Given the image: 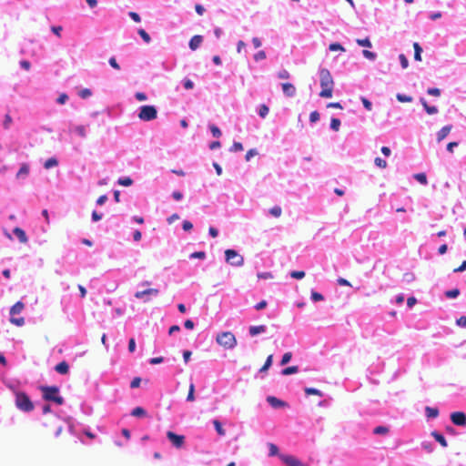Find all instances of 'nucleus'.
<instances>
[{
	"mask_svg": "<svg viewBox=\"0 0 466 466\" xmlns=\"http://www.w3.org/2000/svg\"><path fill=\"white\" fill-rule=\"evenodd\" d=\"M319 80L321 91L319 92V96L323 98H330L333 96V88H334V81L331 76L330 72L322 68L319 71Z\"/></svg>",
	"mask_w": 466,
	"mask_h": 466,
	"instance_id": "nucleus-1",
	"label": "nucleus"
},
{
	"mask_svg": "<svg viewBox=\"0 0 466 466\" xmlns=\"http://www.w3.org/2000/svg\"><path fill=\"white\" fill-rule=\"evenodd\" d=\"M43 398L48 401H54L57 405L64 403V399L59 395V389L56 386H42L40 388Z\"/></svg>",
	"mask_w": 466,
	"mask_h": 466,
	"instance_id": "nucleus-2",
	"label": "nucleus"
},
{
	"mask_svg": "<svg viewBox=\"0 0 466 466\" xmlns=\"http://www.w3.org/2000/svg\"><path fill=\"white\" fill-rule=\"evenodd\" d=\"M15 406L22 411L30 412L34 410V404L31 401L29 396L23 392L17 391L15 392Z\"/></svg>",
	"mask_w": 466,
	"mask_h": 466,
	"instance_id": "nucleus-3",
	"label": "nucleus"
},
{
	"mask_svg": "<svg viewBox=\"0 0 466 466\" xmlns=\"http://www.w3.org/2000/svg\"><path fill=\"white\" fill-rule=\"evenodd\" d=\"M216 341L218 345L228 350H231L237 345L236 337L230 331L218 333L217 335Z\"/></svg>",
	"mask_w": 466,
	"mask_h": 466,
	"instance_id": "nucleus-4",
	"label": "nucleus"
},
{
	"mask_svg": "<svg viewBox=\"0 0 466 466\" xmlns=\"http://www.w3.org/2000/svg\"><path fill=\"white\" fill-rule=\"evenodd\" d=\"M137 116L142 121H151L157 118V110L154 106H142Z\"/></svg>",
	"mask_w": 466,
	"mask_h": 466,
	"instance_id": "nucleus-5",
	"label": "nucleus"
},
{
	"mask_svg": "<svg viewBox=\"0 0 466 466\" xmlns=\"http://www.w3.org/2000/svg\"><path fill=\"white\" fill-rule=\"evenodd\" d=\"M226 260L233 266H242L244 258L234 249H227L225 251Z\"/></svg>",
	"mask_w": 466,
	"mask_h": 466,
	"instance_id": "nucleus-6",
	"label": "nucleus"
},
{
	"mask_svg": "<svg viewBox=\"0 0 466 466\" xmlns=\"http://www.w3.org/2000/svg\"><path fill=\"white\" fill-rule=\"evenodd\" d=\"M167 437L176 448H181L184 445L185 437L183 435H177L169 431L167 432Z\"/></svg>",
	"mask_w": 466,
	"mask_h": 466,
	"instance_id": "nucleus-7",
	"label": "nucleus"
},
{
	"mask_svg": "<svg viewBox=\"0 0 466 466\" xmlns=\"http://www.w3.org/2000/svg\"><path fill=\"white\" fill-rule=\"evenodd\" d=\"M451 420L457 426L466 425V414L462 411H455L451 414Z\"/></svg>",
	"mask_w": 466,
	"mask_h": 466,
	"instance_id": "nucleus-8",
	"label": "nucleus"
},
{
	"mask_svg": "<svg viewBox=\"0 0 466 466\" xmlns=\"http://www.w3.org/2000/svg\"><path fill=\"white\" fill-rule=\"evenodd\" d=\"M279 458L287 466H303L301 461L292 455L281 454Z\"/></svg>",
	"mask_w": 466,
	"mask_h": 466,
	"instance_id": "nucleus-9",
	"label": "nucleus"
},
{
	"mask_svg": "<svg viewBox=\"0 0 466 466\" xmlns=\"http://www.w3.org/2000/svg\"><path fill=\"white\" fill-rule=\"evenodd\" d=\"M267 401L275 409L284 408L288 406V404L285 401L273 396H268L267 398Z\"/></svg>",
	"mask_w": 466,
	"mask_h": 466,
	"instance_id": "nucleus-10",
	"label": "nucleus"
},
{
	"mask_svg": "<svg viewBox=\"0 0 466 466\" xmlns=\"http://www.w3.org/2000/svg\"><path fill=\"white\" fill-rule=\"evenodd\" d=\"M282 91L287 96H293L296 94V87L291 83H283L281 85Z\"/></svg>",
	"mask_w": 466,
	"mask_h": 466,
	"instance_id": "nucleus-11",
	"label": "nucleus"
},
{
	"mask_svg": "<svg viewBox=\"0 0 466 466\" xmlns=\"http://www.w3.org/2000/svg\"><path fill=\"white\" fill-rule=\"evenodd\" d=\"M159 293V290L157 289H147L142 291H137L135 293V297L137 299H143L146 295H154L157 296Z\"/></svg>",
	"mask_w": 466,
	"mask_h": 466,
	"instance_id": "nucleus-12",
	"label": "nucleus"
},
{
	"mask_svg": "<svg viewBox=\"0 0 466 466\" xmlns=\"http://www.w3.org/2000/svg\"><path fill=\"white\" fill-rule=\"evenodd\" d=\"M420 102L422 105V106L424 107V109L427 112V114L434 115V114H437L439 112L437 106L428 105L427 101L423 97H421L420 99Z\"/></svg>",
	"mask_w": 466,
	"mask_h": 466,
	"instance_id": "nucleus-13",
	"label": "nucleus"
},
{
	"mask_svg": "<svg viewBox=\"0 0 466 466\" xmlns=\"http://www.w3.org/2000/svg\"><path fill=\"white\" fill-rule=\"evenodd\" d=\"M13 232L17 237V238L19 239V241L21 243H24V244L27 243L28 238L26 237V234L21 228H18V227L15 228Z\"/></svg>",
	"mask_w": 466,
	"mask_h": 466,
	"instance_id": "nucleus-14",
	"label": "nucleus"
},
{
	"mask_svg": "<svg viewBox=\"0 0 466 466\" xmlns=\"http://www.w3.org/2000/svg\"><path fill=\"white\" fill-rule=\"evenodd\" d=\"M267 329V327L265 325H258V326H250L248 329L249 335L254 337L260 333L265 332Z\"/></svg>",
	"mask_w": 466,
	"mask_h": 466,
	"instance_id": "nucleus-15",
	"label": "nucleus"
},
{
	"mask_svg": "<svg viewBox=\"0 0 466 466\" xmlns=\"http://www.w3.org/2000/svg\"><path fill=\"white\" fill-rule=\"evenodd\" d=\"M203 41V37L199 35H194L189 41V47L192 50H196L199 47Z\"/></svg>",
	"mask_w": 466,
	"mask_h": 466,
	"instance_id": "nucleus-16",
	"label": "nucleus"
},
{
	"mask_svg": "<svg viewBox=\"0 0 466 466\" xmlns=\"http://www.w3.org/2000/svg\"><path fill=\"white\" fill-rule=\"evenodd\" d=\"M431 435L435 439L436 441H438L443 448H446L448 446L447 441L444 438L442 434L440 432L433 431H431Z\"/></svg>",
	"mask_w": 466,
	"mask_h": 466,
	"instance_id": "nucleus-17",
	"label": "nucleus"
},
{
	"mask_svg": "<svg viewBox=\"0 0 466 466\" xmlns=\"http://www.w3.org/2000/svg\"><path fill=\"white\" fill-rule=\"evenodd\" d=\"M55 370L59 374H67L69 371V366L66 361L59 362L56 367Z\"/></svg>",
	"mask_w": 466,
	"mask_h": 466,
	"instance_id": "nucleus-18",
	"label": "nucleus"
},
{
	"mask_svg": "<svg viewBox=\"0 0 466 466\" xmlns=\"http://www.w3.org/2000/svg\"><path fill=\"white\" fill-rule=\"evenodd\" d=\"M451 126H445L443 127L437 134V140L438 142H441L451 132Z\"/></svg>",
	"mask_w": 466,
	"mask_h": 466,
	"instance_id": "nucleus-19",
	"label": "nucleus"
},
{
	"mask_svg": "<svg viewBox=\"0 0 466 466\" xmlns=\"http://www.w3.org/2000/svg\"><path fill=\"white\" fill-rule=\"evenodd\" d=\"M24 308H25L24 303L21 301H18L15 305L12 306V308L10 309V314L11 315L19 314L24 309Z\"/></svg>",
	"mask_w": 466,
	"mask_h": 466,
	"instance_id": "nucleus-20",
	"label": "nucleus"
},
{
	"mask_svg": "<svg viewBox=\"0 0 466 466\" xmlns=\"http://www.w3.org/2000/svg\"><path fill=\"white\" fill-rule=\"evenodd\" d=\"M29 174V166L26 163L22 164L20 169L18 170L16 174V177H26Z\"/></svg>",
	"mask_w": 466,
	"mask_h": 466,
	"instance_id": "nucleus-21",
	"label": "nucleus"
},
{
	"mask_svg": "<svg viewBox=\"0 0 466 466\" xmlns=\"http://www.w3.org/2000/svg\"><path fill=\"white\" fill-rule=\"evenodd\" d=\"M413 48H414V59L416 61H421V53H422L421 46H420L419 43L415 42V43H413Z\"/></svg>",
	"mask_w": 466,
	"mask_h": 466,
	"instance_id": "nucleus-22",
	"label": "nucleus"
},
{
	"mask_svg": "<svg viewBox=\"0 0 466 466\" xmlns=\"http://www.w3.org/2000/svg\"><path fill=\"white\" fill-rule=\"evenodd\" d=\"M131 415L134 417H145L147 416V411L142 407H136L132 410Z\"/></svg>",
	"mask_w": 466,
	"mask_h": 466,
	"instance_id": "nucleus-23",
	"label": "nucleus"
},
{
	"mask_svg": "<svg viewBox=\"0 0 466 466\" xmlns=\"http://www.w3.org/2000/svg\"><path fill=\"white\" fill-rule=\"evenodd\" d=\"M213 425H214V427H215V429H216V431H217V432H218V434L219 436H224L226 434V431L223 429L222 424H221V422L218 420H213Z\"/></svg>",
	"mask_w": 466,
	"mask_h": 466,
	"instance_id": "nucleus-24",
	"label": "nucleus"
},
{
	"mask_svg": "<svg viewBox=\"0 0 466 466\" xmlns=\"http://www.w3.org/2000/svg\"><path fill=\"white\" fill-rule=\"evenodd\" d=\"M272 361H273V355L268 356L264 365L260 368L259 371L260 372L267 371L270 368V366L272 365Z\"/></svg>",
	"mask_w": 466,
	"mask_h": 466,
	"instance_id": "nucleus-25",
	"label": "nucleus"
},
{
	"mask_svg": "<svg viewBox=\"0 0 466 466\" xmlns=\"http://www.w3.org/2000/svg\"><path fill=\"white\" fill-rule=\"evenodd\" d=\"M299 371V367L298 366H290V367H288V368H285L284 370H282L281 373L283 375H291V374H294V373H297Z\"/></svg>",
	"mask_w": 466,
	"mask_h": 466,
	"instance_id": "nucleus-26",
	"label": "nucleus"
},
{
	"mask_svg": "<svg viewBox=\"0 0 466 466\" xmlns=\"http://www.w3.org/2000/svg\"><path fill=\"white\" fill-rule=\"evenodd\" d=\"M58 165V161L55 157L48 158L45 164L44 167L46 169H49L51 167H56Z\"/></svg>",
	"mask_w": 466,
	"mask_h": 466,
	"instance_id": "nucleus-27",
	"label": "nucleus"
},
{
	"mask_svg": "<svg viewBox=\"0 0 466 466\" xmlns=\"http://www.w3.org/2000/svg\"><path fill=\"white\" fill-rule=\"evenodd\" d=\"M425 411L429 418H436L439 415V410L436 408L426 407Z\"/></svg>",
	"mask_w": 466,
	"mask_h": 466,
	"instance_id": "nucleus-28",
	"label": "nucleus"
},
{
	"mask_svg": "<svg viewBox=\"0 0 466 466\" xmlns=\"http://www.w3.org/2000/svg\"><path fill=\"white\" fill-rule=\"evenodd\" d=\"M396 98L399 102L401 103H410L412 101V97L410 96H407L404 94H397Z\"/></svg>",
	"mask_w": 466,
	"mask_h": 466,
	"instance_id": "nucleus-29",
	"label": "nucleus"
},
{
	"mask_svg": "<svg viewBox=\"0 0 466 466\" xmlns=\"http://www.w3.org/2000/svg\"><path fill=\"white\" fill-rule=\"evenodd\" d=\"M187 401H194L195 400V386L193 383H190L188 387V393L187 396Z\"/></svg>",
	"mask_w": 466,
	"mask_h": 466,
	"instance_id": "nucleus-30",
	"label": "nucleus"
},
{
	"mask_svg": "<svg viewBox=\"0 0 466 466\" xmlns=\"http://www.w3.org/2000/svg\"><path fill=\"white\" fill-rule=\"evenodd\" d=\"M414 178L422 185H426L428 183L427 177L425 173H418L414 175Z\"/></svg>",
	"mask_w": 466,
	"mask_h": 466,
	"instance_id": "nucleus-31",
	"label": "nucleus"
},
{
	"mask_svg": "<svg viewBox=\"0 0 466 466\" xmlns=\"http://www.w3.org/2000/svg\"><path fill=\"white\" fill-rule=\"evenodd\" d=\"M268 111H269L268 106L265 104H262L259 106L258 115L260 117L264 118L268 114Z\"/></svg>",
	"mask_w": 466,
	"mask_h": 466,
	"instance_id": "nucleus-32",
	"label": "nucleus"
},
{
	"mask_svg": "<svg viewBox=\"0 0 466 466\" xmlns=\"http://www.w3.org/2000/svg\"><path fill=\"white\" fill-rule=\"evenodd\" d=\"M269 213L275 218H279L282 214V209L279 206H274L269 209Z\"/></svg>",
	"mask_w": 466,
	"mask_h": 466,
	"instance_id": "nucleus-33",
	"label": "nucleus"
},
{
	"mask_svg": "<svg viewBox=\"0 0 466 466\" xmlns=\"http://www.w3.org/2000/svg\"><path fill=\"white\" fill-rule=\"evenodd\" d=\"M389 428L386 426H378L373 430V433L385 435L389 432Z\"/></svg>",
	"mask_w": 466,
	"mask_h": 466,
	"instance_id": "nucleus-34",
	"label": "nucleus"
},
{
	"mask_svg": "<svg viewBox=\"0 0 466 466\" xmlns=\"http://www.w3.org/2000/svg\"><path fill=\"white\" fill-rule=\"evenodd\" d=\"M460 295V289H453L451 290H447L445 292V296L450 299L457 298Z\"/></svg>",
	"mask_w": 466,
	"mask_h": 466,
	"instance_id": "nucleus-35",
	"label": "nucleus"
},
{
	"mask_svg": "<svg viewBox=\"0 0 466 466\" xmlns=\"http://www.w3.org/2000/svg\"><path fill=\"white\" fill-rule=\"evenodd\" d=\"M137 33L146 43L151 41L150 35L143 28L138 29Z\"/></svg>",
	"mask_w": 466,
	"mask_h": 466,
	"instance_id": "nucleus-36",
	"label": "nucleus"
},
{
	"mask_svg": "<svg viewBox=\"0 0 466 466\" xmlns=\"http://www.w3.org/2000/svg\"><path fill=\"white\" fill-rule=\"evenodd\" d=\"M117 183L121 186L128 187L133 184V180L128 177H121L118 179Z\"/></svg>",
	"mask_w": 466,
	"mask_h": 466,
	"instance_id": "nucleus-37",
	"label": "nucleus"
},
{
	"mask_svg": "<svg viewBox=\"0 0 466 466\" xmlns=\"http://www.w3.org/2000/svg\"><path fill=\"white\" fill-rule=\"evenodd\" d=\"M305 393L307 395H318V396H322V392L320 390H319L318 389H315V388H306L305 389Z\"/></svg>",
	"mask_w": 466,
	"mask_h": 466,
	"instance_id": "nucleus-38",
	"label": "nucleus"
},
{
	"mask_svg": "<svg viewBox=\"0 0 466 466\" xmlns=\"http://www.w3.org/2000/svg\"><path fill=\"white\" fill-rule=\"evenodd\" d=\"M330 127L334 131H339L340 127V120L339 118H331Z\"/></svg>",
	"mask_w": 466,
	"mask_h": 466,
	"instance_id": "nucleus-39",
	"label": "nucleus"
},
{
	"mask_svg": "<svg viewBox=\"0 0 466 466\" xmlns=\"http://www.w3.org/2000/svg\"><path fill=\"white\" fill-rule=\"evenodd\" d=\"M10 322L15 324L17 327H21L25 324V319L23 317H20V318L11 317Z\"/></svg>",
	"mask_w": 466,
	"mask_h": 466,
	"instance_id": "nucleus-40",
	"label": "nucleus"
},
{
	"mask_svg": "<svg viewBox=\"0 0 466 466\" xmlns=\"http://www.w3.org/2000/svg\"><path fill=\"white\" fill-rule=\"evenodd\" d=\"M356 42L360 46H364V47H370L371 46V43H370V39L368 37L364 38V39H357Z\"/></svg>",
	"mask_w": 466,
	"mask_h": 466,
	"instance_id": "nucleus-41",
	"label": "nucleus"
},
{
	"mask_svg": "<svg viewBox=\"0 0 466 466\" xmlns=\"http://www.w3.org/2000/svg\"><path fill=\"white\" fill-rule=\"evenodd\" d=\"M374 163L377 167L380 168H386L387 167V162L386 160L382 159L381 157H376L374 160Z\"/></svg>",
	"mask_w": 466,
	"mask_h": 466,
	"instance_id": "nucleus-42",
	"label": "nucleus"
},
{
	"mask_svg": "<svg viewBox=\"0 0 466 466\" xmlns=\"http://www.w3.org/2000/svg\"><path fill=\"white\" fill-rule=\"evenodd\" d=\"M291 358H292V353L291 352H286L282 356V359H281V361H280V365H286L287 363H289L290 361Z\"/></svg>",
	"mask_w": 466,
	"mask_h": 466,
	"instance_id": "nucleus-43",
	"label": "nucleus"
},
{
	"mask_svg": "<svg viewBox=\"0 0 466 466\" xmlns=\"http://www.w3.org/2000/svg\"><path fill=\"white\" fill-rule=\"evenodd\" d=\"M78 95H79V96L81 98L86 99V98L89 97L92 95V92L88 88H84V89L79 91Z\"/></svg>",
	"mask_w": 466,
	"mask_h": 466,
	"instance_id": "nucleus-44",
	"label": "nucleus"
},
{
	"mask_svg": "<svg viewBox=\"0 0 466 466\" xmlns=\"http://www.w3.org/2000/svg\"><path fill=\"white\" fill-rule=\"evenodd\" d=\"M75 131L81 137H86V128H85L84 126H77V127H75Z\"/></svg>",
	"mask_w": 466,
	"mask_h": 466,
	"instance_id": "nucleus-45",
	"label": "nucleus"
},
{
	"mask_svg": "<svg viewBox=\"0 0 466 466\" xmlns=\"http://www.w3.org/2000/svg\"><path fill=\"white\" fill-rule=\"evenodd\" d=\"M311 299L313 301L318 302L323 300L324 297L320 293L313 290L311 291Z\"/></svg>",
	"mask_w": 466,
	"mask_h": 466,
	"instance_id": "nucleus-46",
	"label": "nucleus"
},
{
	"mask_svg": "<svg viewBox=\"0 0 466 466\" xmlns=\"http://www.w3.org/2000/svg\"><path fill=\"white\" fill-rule=\"evenodd\" d=\"M13 120H12V117L9 114H6L5 116V120H4V123H3V126H4V128L5 129H8L10 125L12 124Z\"/></svg>",
	"mask_w": 466,
	"mask_h": 466,
	"instance_id": "nucleus-47",
	"label": "nucleus"
},
{
	"mask_svg": "<svg viewBox=\"0 0 466 466\" xmlns=\"http://www.w3.org/2000/svg\"><path fill=\"white\" fill-rule=\"evenodd\" d=\"M330 51H344V47L339 43H332L329 46Z\"/></svg>",
	"mask_w": 466,
	"mask_h": 466,
	"instance_id": "nucleus-48",
	"label": "nucleus"
},
{
	"mask_svg": "<svg viewBox=\"0 0 466 466\" xmlns=\"http://www.w3.org/2000/svg\"><path fill=\"white\" fill-rule=\"evenodd\" d=\"M210 131L212 133V136L215 137H219L221 136L220 129L215 125L210 126Z\"/></svg>",
	"mask_w": 466,
	"mask_h": 466,
	"instance_id": "nucleus-49",
	"label": "nucleus"
},
{
	"mask_svg": "<svg viewBox=\"0 0 466 466\" xmlns=\"http://www.w3.org/2000/svg\"><path fill=\"white\" fill-rule=\"evenodd\" d=\"M399 59H400L402 68H407L409 66V61H408L407 57L405 56V55L400 54L399 56Z\"/></svg>",
	"mask_w": 466,
	"mask_h": 466,
	"instance_id": "nucleus-50",
	"label": "nucleus"
},
{
	"mask_svg": "<svg viewBox=\"0 0 466 466\" xmlns=\"http://www.w3.org/2000/svg\"><path fill=\"white\" fill-rule=\"evenodd\" d=\"M427 93L433 96H441V90L437 87H431L428 88Z\"/></svg>",
	"mask_w": 466,
	"mask_h": 466,
	"instance_id": "nucleus-51",
	"label": "nucleus"
},
{
	"mask_svg": "<svg viewBox=\"0 0 466 466\" xmlns=\"http://www.w3.org/2000/svg\"><path fill=\"white\" fill-rule=\"evenodd\" d=\"M268 449L270 456H275L279 454V448L275 444L269 443Z\"/></svg>",
	"mask_w": 466,
	"mask_h": 466,
	"instance_id": "nucleus-52",
	"label": "nucleus"
},
{
	"mask_svg": "<svg viewBox=\"0 0 466 466\" xmlns=\"http://www.w3.org/2000/svg\"><path fill=\"white\" fill-rule=\"evenodd\" d=\"M190 258L203 259L206 258V253L204 251H197L190 254Z\"/></svg>",
	"mask_w": 466,
	"mask_h": 466,
	"instance_id": "nucleus-53",
	"label": "nucleus"
},
{
	"mask_svg": "<svg viewBox=\"0 0 466 466\" xmlns=\"http://www.w3.org/2000/svg\"><path fill=\"white\" fill-rule=\"evenodd\" d=\"M233 152L242 151L243 146L240 142H234L230 148Z\"/></svg>",
	"mask_w": 466,
	"mask_h": 466,
	"instance_id": "nucleus-54",
	"label": "nucleus"
},
{
	"mask_svg": "<svg viewBox=\"0 0 466 466\" xmlns=\"http://www.w3.org/2000/svg\"><path fill=\"white\" fill-rule=\"evenodd\" d=\"M257 155H258L257 149H255V148L249 149L246 153L245 159H246V161H249L252 157L257 156Z\"/></svg>",
	"mask_w": 466,
	"mask_h": 466,
	"instance_id": "nucleus-55",
	"label": "nucleus"
},
{
	"mask_svg": "<svg viewBox=\"0 0 466 466\" xmlns=\"http://www.w3.org/2000/svg\"><path fill=\"white\" fill-rule=\"evenodd\" d=\"M422 448L429 453L433 452V446L431 442L424 441L421 443Z\"/></svg>",
	"mask_w": 466,
	"mask_h": 466,
	"instance_id": "nucleus-56",
	"label": "nucleus"
},
{
	"mask_svg": "<svg viewBox=\"0 0 466 466\" xmlns=\"http://www.w3.org/2000/svg\"><path fill=\"white\" fill-rule=\"evenodd\" d=\"M290 276L293 278V279H303L305 277V272L304 271H292L290 273Z\"/></svg>",
	"mask_w": 466,
	"mask_h": 466,
	"instance_id": "nucleus-57",
	"label": "nucleus"
},
{
	"mask_svg": "<svg viewBox=\"0 0 466 466\" xmlns=\"http://www.w3.org/2000/svg\"><path fill=\"white\" fill-rule=\"evenodd\" d=\"M361 102L368 111H370L372 109V104L369 99H367L366 97H361Z\"/></svg>",
	"mask_w": 466,
	"mask_h": 466,
	"instance_id": "nucleus-58",
	"label": "nucleus"
},
{
	"mask_svg": "<svg viewBox=\"0 0 466 466\" xmlns=\"http://www.w3.org/2000/svg\"><path fill=\"white\" fill-rule=\"evenodd\" d=\"M109 62V65L116 70H119L120 69V66L118 65V63L116 62V57L112 56L109 58L108 60Z\"/></svg>",
	"mask_w": 466,
	"mask_h": 466,
	"instance_id": "nucleus-59",
	"label": "nucleus"
},
{
	"mask_svg": "<svg viewBox=\"0 0 466 466\" xmlns=\"http://www.w3.org/2000/svg\"><path fill=\"white\" fill-rule=\"evenodd\" d=\"M266 58V53L264 51H258L254 55V59L256 61L263 60Z\"/></svg>",
	"mask_w": 466,
	"mask_h": 466,
	"instance_id": "nucleus-60",
	"label": "nucleus"
},
{
	"mask_svg": "<svg viewBox=\"0 0 466 466\" xmlns=\"http://www.w3.org/2000/svg\"><path fill=\"white\" fill-rule=\"evenodd\" d=\"M319 119V114L318 111H313L309 115V120L312 123L317 122Z\"/></svg>",
	"mask_w": 466,
	"mask_h": 466,
	"instance_id": "nucleus-61",
	"label": "nucleus"
},
{
	"mask_svg": "<svg viewBox=\"0 0 466 466\" xmlns=\"http://www.w3.org/2000/svg\"><path fill=\"white\" fill-rule=\"evenodd\" d=\"M140 382H141V379L139 377H135L130 383V387L132 389L138 388L140 385Z\"/></svg>",
	"mask_w": 466,
	"mask_h": 466,
	"instance_id": "nucleus-62",
	"label": "nucleus"
},
{
	"mask_svg": "<svg viewBox=\"0 0 466 466\" xmlns=\"http://www.w3.org/2000/svg\"><path fill=\"white\" fill-rule=\"evenodd\" d=\"M128 15L136 23H139L141 21V18H140L139 15L137 13H136V12L131 11V12L128 13Z\"/></svg>",
	"mask_w": 466,
	"mask_h": 466,
	"instance_id": "nucleus-63",
	"label": "nucleus"
},
{
	"mask_svg": "<svg viewBox=\"0 0 466 466\" xmlns=\"http://www.w3.org/2000/svg\"><path fill=\"white\" fill-rule=\"evenodd\" d=\"M456 322L459 326L466 328V316H461Z\"/></svg>",
	"mask_w": 466,
	"mask_h": 466,
	"instance_id": "nucleus-64",
	"label": "nucleus"
}]
</instances>
